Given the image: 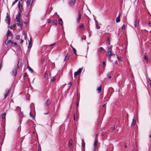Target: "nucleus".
Wrapping results in <instances>:
<instances>
[{"label": "nucleus", "mask_w": 151, "mask_h": 151, "mask_svg": "<svg viewBox=\"0 0 151 151\" xmlns=\"http://www.w3.org/2000/svg\"><path fill=\"white\" fill-rule=\"evenodd\" d=\"M2 66V62H1L0 64V70H1Z\"/></svg>", "instance_id": "37998d69"}, {"label": "nucleus", "mask_w": 151, "mask_h": 151, "mask_svg": "<svg viewBox=\"0 0 151 151\" xmlns=\"http://www.w3.org/2000/svg\"><path fill=\"white\" fill-rule=\"evenodd\" d=\"M11 42V40L9 39V40H7V39H6V41L5 42V44L6 45H7L10 43Z\"/></svg>", "instance_id": "dca6fc26"}, {"label": "nucleus", "mask_w": 151, "mask_h": 151, "mask_svg": "<svg viewBox=\"0 0 151 151\" xmlns=\"http://www.w3.org/2000/svg\"><path fill=\"white\" fill-rule=\"evenodd\" d=\"M6 116V114L5 113H4V114H2V117L3 119H4L5 118V116Z\"/></svg>", "instance_id": "7c9ffc66"}, {"label": "nucleus", "mask_w": 151, "mask_h": 151, "mask_svg": "<svg viewBox=\"0 0 151 151\" xmlns=\"http://www.w3.org/2000/svg\"><path fill=\"white\" fill-rule=\"evenodd\" d=\"M72 49H73V50L74 52V54L76 55V49L74 48L73 47H72Z\"/></svg>", "instance_id": "2f4dec72"}, {"label": "nucleus", "mask_w": 151, "mask_h": 151, "mask_svg": "<svg viewBox=\"0 0 151 151\" xmlns=\"http://www.w3.org/2000/svg\"><path fill=\"white\" fill-rule=\"evenodd\" d=\"M136 120L134 119H133L132 120V122L131 124V126H134L136 123Z\"/></svg>", "instance_id": "6ab92c4d"}, {"label": "nucleus", "mask_w": 151, "mask_h": 151, "mask_svg": "<svg viewBox=\"0 0 151 151\" xmlns=\"http://www.w3.org/2000/svg\"><path fill=\"white\" fill-rule=\"evenodd\" d=\"M108 78L109 79L111 78V76H109V75H108Z\"/></svg>", "instance_id": "3c124183"}, {"label": "nucleus", "mask_w": 151, "mask_h": 151, "mask_svg": "<svg viewBox=\"0 0 151 151\" xmlns=\"http://www.w3.org/2000/svg\"><path fill=\"white\" fill-rule=\"evenodd\" d=\"M17 22V24L18 26L20 27H22L23 25V23L22 21H20V20L16 21Z\"/></svg>", "instance_id": "423d86ee"}, {"label": "nucleus", "mask_w": 151, "mask_h": 151, "mask_svg": "<svg viewBox=\"0 0 151 151\" xmlns=\"http://www.w3.org/2000/svg\"><path fill=\"white\" fill-rule=\"evenodd\" d=\"M53 24L56 25L57 24V21L56 20H54L53 22Z\"/></svg>", "instance_id": "c756f323"}, {"label": "nucleus", "mask_w": 151, "mask_h": 151, "mask_svg": "<svg viewBox=\"0 0 151 151\" xmlns=\"http://www.w3.org/2000/svg\"><path fill=\"white\" fill-rule=\"evenodd\" d=\"M76 0H70L69 3V5L72 6L74 5L75 3Z\"/></svg>", "instance_id": "9b49d317"}, {"label": "nucleus", "mask_w": 151, "mask_h": 151, "mask_svg": "<svg viewBox=\"0 0 151 151\" xmlns=\"http://www.w3.org/2000/svg\"><path fill=\"white\" fill-rule=\"evenodd\" d=\"M116 22L117 23L119 22H120V18L117 17L116 19Z\"/></svg>", "instance_id": "393cba45"}, {"label": "nucleus", "mask_w": 151, "mask_h": 151, "mask_svg": "<svg viewBox=\"0 0 151 151\" xmlns=\"http://www.w3.org/2000/svg\"><path fill=\"white\" fill-rule=\"evenodd\" d=\"M21 6V9L20 8V12H22V5Z\"/></svg>", "instance_id": "bf43d9fd"}, {"label": "nucleus", "mask_w": 151, "mask_h": 151, "mask_svg": "<svg viewBox=\"0 0 151 151\" xmlns=\"http://www.w3.org/2000/svg\"><path fill=\"white\" fill-rule=\"evenodd\" d=\"M31 3V0H27V6L29 5Z\"/></svg>", "instance_id": "b1692460"}, {"label": "nucleus", "mask_w": 151, "mask_h": 151, "mask_svg": "<svg viewBox=\"0 0 151 151\" xmlns=\"http://www.w3.org/2000/svg\"><path fill=\"white\" fill-rule=\"evenodd\" d=\"M83 70V68H79L78 70L76 72L74 73V76L75 77V76L78 75L81 73L82 70Z\"/></svg>", "instance_id": "39448f33"}, {"label": "nucleus", "mask_w": 151, "mask_h": 151, "mask_svg": "<svg viewBox=\"0 0 151 151\" xmlns=\"http://www.w3.org/2000/svg\"><path fill=\"white\" fill-rule=\"evenodd\" d=\"M121 1V6L122 7V3H123V0H120Z\"/></svg>", "instance_id": "c03bdc74"}, {"label": "nucleus", "mask_w": 151, "mask_h": 151, "mask_svg": "<svg viewBox=\"0 0 151 151\" xmlns=\"http://www.w3.org/2000/svg\"><path fill=\"white\" fill-rule=\"evenodd\" d=\"M17 73V71L16 69H14L12 71V74L14 76H15Z\"/></svg>", "instance_id": "4468645a"}, {"label": "nucleus", "mask_w": 151, "mask_h": 151, "mask_svg": "<svg viewBox=\"0 0 151 151\" xmlns=\"http://www.w3.org/2000/svg\"><path fill=\"white\" fill-rule=\"evenodd\" d=\"M21 13L20 12H18V14L17 15H16V21L20 20V17L21 16Z\"/></svg>", "instance_id": "0eeeda50"}, {"label": "nucleus", "mask_w": 151, "mask_h": 151, "mask_svg": "<svg viewBox=\"0 0 151 151\" xmlns=\"http://www.w3.org/2000/svg\"><path fill=\"white\" fill-rule=\"evenodd\" d=\"M94 20L95 21V23H98V22H97V21L96 20V19L95 18H94Z\"/></svg>", "instance_id": "09e8293b"}, {"label": "nucleus", "mask_w": 151, "mask_h": 151, "mask_svg": "<svg viewBox=\"0 0 151 151\" xmlns=\"http://www.w3.org/2000/svg\"><path fill=\"white\" fill-rule=\"evenodd\" d=\"M48 114V112H47V113H44V114H45V115H47V114Z\"/></svg>", "instance_id": "69168bd1"}, {"label": "nucleus", "mask_w": 151, "mask_h": 151, "mask_svg": "<svg viewBox=\"0 0 151 151\" xmlns=\"http://www.w3.org/2000/svg\"><path fill=\"white\" fill-rule=\"evenodd\" d=\"M82 145L83 147H85V143L84 142H83L82 140Z\"/></svg>", "instance_id": "e433bc0d"}, {"label": "nucleus", "mask_w": 151, "mask_h": 151, "mask_svg": "<svg viewBox=\"0 0 151 151\" xmlns=\"http://www.w3.org/2000/svg\"><path fill=\"white\" fill-rule=\"evenodd\" d=\"M55 45V43H53L52 44H51L49 46L50 47H52L54 45Z\"/></svg>", "instance_id": "49530a36"}, {"label": "nucleus", "mask_w": 151, "mask_h": 151, "mask_svg": "<svg viewBox=\"0 0 151 151\" xmlns=\"http://www.w3.org/2000/svg\"><path fill=\"white\" fill-rule=\"evenodd\" d=\"M13 43L14 44V45L16 46H17V42H13Z\"/></svg>", "instance_id": "8fccbe9b"}, {"label": "nucleus", "mask_w": 151, "mask_h": 151, "mask_svg": "<svg viewBox=\"0 0 151 151\" xmlns=\"http://www.w3.org/2000/svg\"><path fill=\"white\" fill-rule=\"evenodd\" d=\"M134 26L135 27H137L139 24V21L138 19H137L134 23Z\"/></svg>", "instance_id": "6e6552de"}, {"label": "nucleus", "mask_w": 151, "mask_h": 151, "mask_svg": "<svg viewBox=\"0 0 151 151\" xmlns=\"http://www.w3.org/2000/svg\"><path fill=\"white\" fill-rule=\"evenodd\" d=\"M45 17H46V14H45V15H44L43 18L42 19H45Z\"/></svg>", "instance_id": "4d7b16f0"}, {"label": "nucleus", "mask_w": 151, "mask_h": 151, "mask_svg": "<svg viewBox=\"0 0 151 151\" xmlns=\"http://www.w3.org/2000/svg\"><path fill=\"white\" fill-rule=\"evenodd\" d=\"M18 0H15L13 2V3H12V6L13 5H14L15 3H16L17 1H18Z\"/></svg>", "instance_id": "58836bf2"}, {"label": "nucleus", "mask_w": 151, "mask_h": 151, "mask_svg": "<svg viewBox=\"0 0 151 151\" xmlns=\"http://www.w3.org/2000/svg\"><path fill=\"white\" fill-rule=\"evenodd\" d=\"M84 27V25L82 24L79 26V28L80 30H82Z\"/></svg>", "instance_id": "a211bd4d"}, {"label": "nucleus", "mask_w": 151, "mask_h": 151, "mask_svg": "<svg viewBox=\"0 0 151 151\" xmlns=\"http://www.w3.org/2000/svg\"><path fill=\"white\" fill-rule=\"evenodd\" d=\"M98 142V140L97 139H95L94 142V146H93V150H95L96 149V147L97 143Z\"/></svg>", "instance_id": "1a4fd4ad"}, {"label": "nucleus", "mask_w": 151, "mask_h": 151, "mask_svg": "<svg viewBox=\"0 0 151 151\" xmlns=\"http://www.w3.org/2000/svg\"><path fill=\"white\" fill-rule=\"evenodd\" d=\"M28 68L30 71H31L32 72H33V70H32V69L29 66H28Z\"/></svg>", "instance_id": "c9c22d12"}, {"label": "nucleus", "mask_w": 151, "mask_h": 151, "mask_svg": "<svg viewBox=\"0 0 151 151\" xmlns=\"http://www.w3.org/2000/svg\"><path fill=\"white\" fill-rule=\"evenodd\" d=\"M73 119L74 120H75V114H74L73 115Z\"/></svg>", "instance_id": "052dcab7"}, {"label": "nucleus", "mask_w": 151, "mask_h": 151, "mask_svg": "<svg viewBox=\"0 0 151 151\" xmlns=\"http://www.w3.org/2000/svg\"><path fill=\"white\" fill-rule=\"evenodd\" d=\"M31 39H32L31 38L30 39V41H29V45H28V48H30L31 47Z\"/></svg>", "instance_id": "a878e982"}, {"label": "nucleus", "mask_w": 151, "mask_h": 151, "mask_svg": "<svg viewBox=\"0 0 151 151\" xmlns=\"http://www.w3.org/2000/svg\"><path fill=\"white\" fill-rule=\"evenodd\" d=\"M6 36L7 37V40L9 39L12 40L13 37V35L12 34L11 31L9 30H8Z\"/></svg>", "instance_id": "f03ea898"}, {"label": "nucleus", "mask_w": 151, "mask_h": 151, "mask_svg": "<svg viewBox=\"0 0 151 151\" xmlns=\"http://www.w3.org/2000/svg\"><path fill=\"white\" fill-rule=\"evenodd\" d=\"M24 39L25 40H26L27 38V34L26 33H24Z\"/></svg>", "instance_id": "72a5a7b5"}, {"label": "nucleus", "mask_w": 151, "mask_h": 151, "mask_svg": "<svg viewBox=\"0 0 151 151\" xmlns=\"http://www.w3.org/2000/svg\"><path fill=\"white\" fill-rule=\"evenodd\" d=\"M106 42L109 44L110 43V39L108 37L107 38V40L106 41Z\"/></svg>", "instance_id": "473e14b6"}, {"label": "nucleus", "mask_w": 151, "mask_h": 151, "mask_svg": "<svg viewBox=\"0 0 151 151\" xmlns=\"http://www.w3.org/2000/svg\"><path fill=\"white\" fill-rule=\"evenodd\" d=\"M112 46L111 45L107 48V56L108 57V59L111 60V56L112 55H114V54H112Z\"/></svg>", "instance_id": "f257e3e1"}, {"label": "nucleus", "mask_w": 151, "mask_h": 151, "mask_svg": "<svg viewBox=\"0 0 151 151\" xmlns=\"http://www.w3.org/2000/svg\"><path fill=\"white\" fill-rule=\"evenodd\" d=\"M20 2L19 1V3H18V7L20 9Z\"/></svg>", "instance_id": "a19ab883"}, {"label": "nucleus", "mask_w": 151, "mask_h": 151, "mask_svg": "<svg viewBox=\"0 0 151 151\" xmlns=\"http://www.w3.org/2000/svg\"><path fill=\"white\" fill-rule=\"evenodd\" d=\"M104 51V49L102 47H101L99 49V50H98V52L99 53H100V52H102Z\"/></svg>", "instance_id": "4be33fe9"}, {"label": "nucleus", "mask_w": 151, "mask_h": 151, "mask_svg": "<svg viewBox=\"0 0 151 151\" xmlns=\"http://www.w3.org/2000/svg\"><path fill=\"white\" fill-rule=\"evenodd\" d=\"M81 14L80 12L78 14V17L76 18L77 22H79L80 20L81 19Z\"/></svg>", "instance_id": "9d476101"}, {"label": "nucleus", "mask_w": 151, "mask_h": 151, "mask_svg": "<svg viewBox=\"0 0 151 151\" xmlns=\"http://www.w3.org/2000/svg\"><path fill=\"white\" fill-rule=\"evenodd\" d=\"M9 92V91L8 90L7 92H6V93H5V94L4 95V99H6L7 97V96H8V93Z\"/></svg>", "instance_id": "c85d7f7f"}, {"label": "nucleus", "mask_w": 151, "mask_h": 151, "mask_svg": "<svg viewBox=\"0 0 151 151\" xmlns=\"http://www.w3.org/2000/svg\"><path fill=\"white\" fill-rule=\"evenodd\" d=\"M117 58L118 59V60H121V58L120 57H117Z\"/></svg>", "instance_id": "5fc2aeb1"}, {"label": "nucleus", "mask_w": 151, "mask_h": 151, "mask_svg": "<svg viewBox=\"0 0 151 151\" xmlns=\"http://www.w3.org/2000/svg\"><path fill=\"white\" fill-rule=\"evenodd\" d=\"M125 28V26L124 24H123L122 27V29L123 30H124Z\"/></svg>", "instance_id": "f704fd0d"}, {"label": "nucleus", "mask_w": 151, "mask_h": 151, "mask_svg": "<svg viewBox=\"0 0 151 151\" xmlns=\"http://www.w3.org/2000/svg\"><path fill=\"white\" fill-rule=\"evenodd\" d=\"M16 27V25L15 24H13V25H12V26H11L10 27V28L11 29H12Z\"/></svg>", "instance_id": "bb28decb"}, {"label": "nucleus", "mask_w": 151, "mask_h": 151, "mask_svg": "<svg viewBox=\"0 0 151 151\" xmlns=\"http://www.w3.org/2000/svg\"><path fill=\"white\" fill-rule=\"evenodd\" d=\"M120 16H121V14L120 13H119V15H118V16L117 17L120 18Z\"/></svg>", "instance_id": "680f3d73"}, {"label": "nucleus", "mask_w": 151, "mask_h": 151, "mask_svg": "<svg viewBox=\"0 0 151 151\" xmlns=\"http://www.w3.org/2000/svg\"><path fill=\"white\" fill-rule=\"evenodd\" d=\"M16 38L17 40H19L20 38V36L19 35H17L16 36Z\"/></svg>", "instance_id": "4c0bfd02"}, {"label": "nucleus", "mask_w": 151, "mask_h": 151, "mask_svg": "<svg viewBox=\"0 0 151 151\" xmlns=\"http://www.w3.org/2000/svg\"><path fill=\"white\" fill-rule=\"evenodd\" d=\"M19 61H20V60H19V62H18V65H17V66L18 68H19Z\"/></svg>", "instance_id": "0e129e2a"}, {"label": "nucleus", "mask_w": 151, "mask_h": 151, "mask_svg": "<svg viewBox=\"0 0 151 151\" xmlns=\"http://www.w3.org/2000/svg\"><path fill=\"white\" fill-rule=\"evenodd\" d=\"M29 115L31 117V118H33V116L32 114V113L31 112H30V113H29Z\"/></svg>", "instance_id": "ea45409f"}, {"label": "nucleus", "mask_w": 151, "mask_h": 151, "mask_svg": "<svg viewBox=\"0 0 151 151\" xmlns=\"http://www.w3.org/2000/svg\"><path fill=\"white\" fill-rule=\"evenodd\" d=\"M27 76V73H25L24 74L23 77L24 78L25 77H26Z\"/></svg>", "instance_id": "603ef678"}, {"label": "nucleus", "mask_w": 151, "mask_h": 151, "mask_svg": "<svg viewBox=\"0 0 151 151\" xmlns=\"http://www.w3.org/2000/svg\"><path fill=\"white\" fill-rule=\"evenodd\" d=\"M96 28L97 29H99L100 28V27L98 25V23H95Z\"/></svg>", "instance_id": "cd10ccee"}, {"label": "nucleus", "mask_w": 151, "mask_h": 151, "mask_svg": "<svg viewBox=\"0 0 151 151\" xmlns=\"http://www.w3.org/2000/svg\"><path fill=\"white\" fill-rule=\"evenodd\" d=\"M124 147L125 148L127 147V145L126 144H125V145H124Z\"/></svg>", "instance_id": "338daca9"}, {"label": "nucleus", "mask_w": 151, "mask_h": 151, "mask_svg": "<svg viewBox=\"0 0 151 151\" xmlns=\"http://www.w3.org/2000/svg\"><path fill=\"white\" fill-rule=\"evenodd\" d=\"M23 41H24V40L22 39H21L20 43L21 44H22L23 42Z\"/></svg>", "instance_id": "864d4df0"}, {"label": "nucleus", "mask_w": 151, "mask_h": 151, "mask_svg": "<svg viewBox=\"0 0 151 151\" xmlns=\"http://www.w3.org/2000/svg\"><path fill=\"white\" fill-rule=\"evenodd\" d=\"M30 13V11L29 10H27L25 13L24 15L27 17V19L28 21L29 20V14Z\"/></svg>", "instance_id": "20e7f679"}, {"label": "nucleus", "mask_w": 151, "mask_h": 151, "mask_svg": "<svg viewBox=\"0 0 151 151\" xmlns=\"http://www.w3.org/2000/svg\"><path fill=\"white\" fill-rule=\"evenodd\" d=\"M50 101L49 100H47L45 103V106H47L49 105L50 104Z\"/></svg>", "instance_id": "f3484780"}, {"label": "nucleus", "mask_w": 151, "mask_h": 151, "mask_svg": "<svg viewBox=\"0 0 151 151\" xmlns=\"http://www.w3.org/2000/svg\"><path fill=\"white\" fill-rule=\"evenodd\" d=\"M102 65H104L105 66L106 63H105V62L104 61H103L102 62Z\"/></svg>", "instance_id": "de8ad7c7"}, {"label": "nucleus", "mask_w": 151, "mask_h": 151, "mask_svg": "<svg viewBox=\"0 0 151 151\" xmlns=\"http://www.w3.org/2000/svg\"><path fill=\"white\" fill-rule=\"evenodd\" d=\"M5 21L9 25L10 22V18L8 13H7L6 14V16L5 19Z\"/></svg>", "instance_id": "7ed1b4c3"}, {"label": "nucleus", "mask_w": 151, "mask_h": 151, "mask_svg": "<svg viewBox=\"0 0 151 151\" xmlns=\"http://www.w3.org/2000/svg\"><path fill=\"white\" fill-rule=\"evenodd\" d=\"M69 58V56L68 55V54H67L65 57V58H64V60L66 62L67 61L68 59Z\"/></svg>", "instance_id": "412c9836"}, {"label": "nucleus", "mask_w": 151, "mask_h": 151, "mask_svg": "<svg viewBox=\"0 0 151 151\" xmlns=\"http://www.w3.org/2000/svg\"><path fill=\"white\" fill-rule=\"evenodd\" d=\"M144 59L146 60V62L147 63L149 62V59L147 57L146 55H145L144 56Z\"/></svg>", "instance_id": "5701e85b"}, {"label": "nucleus", "mask_w": 151, "mask_h": 151, "mask_svg": "<svg viewBox=\"0 0 151 151\" xmlns=\"http://www.w3.org/2000/svg\"><path fill=\"white\" fill-rule=\"evenodd\" d=\"M148 25L149 27L151 26V21H150L149 22V23H148Z\"/></svg>", "instance_id": "79ce46f5"}, {"label": "nucleus", "mask_w": 151, "mask_h": 151, "mask_svg": "<svg viewBox=\"0 0 151 151\" xmlns=\"http://www.w3.org/2000/svg\"><path fill=\"white\" fill-rule=\"evenodd\" d=\"M72 83L71 82H70L69 84V86H71L72 85Z\"/></svg>", "instance_id": "13d9d810"}, {"label": "nucleus", "mask_w": 151, "mask_h": 151, "mask_svg": "<svg viewBox=\"0 0 151 151\" xmlns=\"http://www.w3.org/2000/svg\"><path fill=\"white\" fill-rule=\"evenodd\" d=\"M72 139H70L69 140L68 144V147H70L72 145Z\"/></svg>", "instance_id": "2eb2a0df"}, {"label": "nucleus", "mask_w": 151, "mask_h": 151, "mask_svg": "<svg viewBox=\"0 0 151 151\" xmlns=\"http://www.w3.org/2000/svg\"><path fill=\"white\" fill-rule=\"evenodd\" d=\"M59 23L61 25H63V23L62 20L61 18H59Z\"/></svg>", "instance_id": "aec40b11"}, {"label": "nucleus", "mask_w": 151, "mask_h": 151, "mask_svg": "<svg viewBox=\"0 0 151 151\" xmlns=\"http://www.w3.org/2000/svg\"><path fill=\"white\" fill-rule=\"evenodd\" d=\"M48 23H50L51 22V21L50 19H48Z\"/></svg>", "instance_id": "e2e57ef3"}, {"label": "nucleus", "mask_w": 151, "mask_h": 151, "mask_svg": "<svg viewBox=\"0 0 151 151\" xmlns=\"http://www.w3.org/2000/svg\"><path fill=\"white\" fill-rule=\"evenodd\" d=\"M55 78L54 77H53L52 79V81H54L55 80Z\"/></svg>", "instance_id": "a18cd8bd"}, {"label": "nucleus", "mask_w": 151, "mask_h": 151, "mask_svg": "<svg viewBox=\"0 0 151 151\" xmlns=\"http://www.w3.org/2000/svg\"><path fill=\"white\" fill-rule=\"evenodd\" d=\"M78 105H79L78 103V102L77 101V102H76V107H78Z\"/></svg>", "instance_id": "6e6d98bb"}, {"label": "nucleus", "mask_w": 151, "mask_h": 151, "mask_svg": "<svg viewBox=\"0 0 151 151\" xmlns=\"http://www.w3.org/2000/svg\"><path fill=\"white\" fill-rule=\"evenodd\" d=\"M10 43H13V41L12 40H11V42H10Z\"/></svg>", "instance_id": "774afa93"}, {"label": "nucleus", "mask_w": 151, "mask_h": 151, "mask_svg": "<svg viewBox=\"0 0 151 151\" xmlns=\"http://www.w3.org/2000/svg\"><path fill=\"white\" fill-rule=\"evenodd\" d=\"M49 72L48 71H46L44 75V77L45 79H47L48 77V73Z\"/></svg>", "instance_id": "f8f14e48"}, {"label": "nucleus", "mask_w": 151, "mask_h": 151, "mask_svg": "<svg viewBox=\"0 0 151 151\" xmlns=\"http://www.w3.org/2000/svg\"><path fill=\"white\" fill-rule=\"evenodd\" d=\"M101 85H100V86L99 87L97 88V91L98 93H100L101 91Z\"/></svg>", "instance_id": "ddd939ff"}]
</instances>
